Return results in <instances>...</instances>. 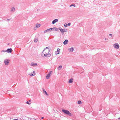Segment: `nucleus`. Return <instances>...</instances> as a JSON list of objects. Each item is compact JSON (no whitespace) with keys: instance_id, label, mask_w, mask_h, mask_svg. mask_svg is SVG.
Returning a JSON list of instances; mask_svg holds the SVG:
<instances>
[{"instance_id":"nucleus-1","label":"nucleus","mask_w":120,"mask_h":120,"mask_svg":"<svg viewBox=\"0 0 120 120\" xmlns=\"http://www.w3.org/2000/svg\"><path fill=\"white\" fill-rule=\"evenodd\" d=\"M50 51V49L48 47L45 48L44 50L42 53V55L43 54L44 56L47 57H49L51 56V54H49Z\"/></svg>"},{"instance_id":"nucleus-2","label":"nucleus","mask_w":120,"mask_h":120,"mask_svg":"<svg viewBox=\"0 0 120 120\" xmlns=\"http://www.w3.org/2000/svg\"><path fill=\"white\" fill-rule=\"evenodd\" d=\"M62 111L65 114H66L69 116H71L72 115L70 113L69 111L65 109H62Z\"/></svg>"},{"instance_id":"nucleus-3","label":"nucleus","mask_w":120,"mask_h":120,"mask_svg":"<svg viewBox=\"0 0 120 120\" xmlns=\"http://www.w3.org/2000/svg\"><path fill=\"white\" fill-rule=\"evenodd\" d=\"M9 62V60L8 59L5 60L4 61V63H5V64L6 65H7Z\"/></svg>"},{"instance_id":"nucleus-4","label":"nucleus","mask_w":120,"mask_h":120,"mask_svg":"<svg viewBox=\"0 0 120 120\" xmlns=\"http://www.w3.org/2000/svg\"><path fill=\"white\" fill-rule=\"evenodd\" d=\"M12 49L11 48L8 49L7 50L5 51V52L8 53H11L12 51Z\"/></svg>"},{"instance_id":"nucleus-5","label":"nucleus","mask_w":120,"mask_h":120,"mask_svg":"<svg viewBox=\"0 0 120 120\" xmlns=\"http://www.w3.org/2000/svg\"><path fill=\"white\" fill-rule=\"evenodd\" d=\"M114 48L118 49L119 48V45L118 44L115 43L114 44Z\"/></svg>"},{"instance_id":"nucleus-6","label":"nucleus","mask_w":120,"mask_h":120,"mask_svg":"<svg viewBox=\"0 0 120 120\" xmlns=\"http://www.w3.org/2000/svg\"><path fill=\"white\" fill-rule=\"evenodd\" d=\"M31 65L33 67L37 66L38 65L37 63H35L34 62H32L31 64Z\"/></svg>"},{"instance_id":"nucleus-7","label":"nucleus","mask_w":120,"mask_h":120,"mask_svg":"<svg viewBox=\"0 0 120 120\" xmlns=\"http://www.w3.org/2000/svg\"><path fill=\"white\" fill-rule=\"evenodd\" d=\"M58 20L57 19H56L54 20L52 22V23L53 24H54L56 22H58Z\"/></svg>"},{"instance_id":"nucleus-8","label":"nucleus","mask_w":120,"mask_h":120,"mask_svg":"<svg viewBox=\"0 0 120 120\" xmlns=\"http://www.w3.org/2000/svg\"><path fill=\"white\" fill-rule=\"evenodd\" d=\"M59 29L60 30V31L61 33L62 34H64L63 29L61 28V27H59Z\"/></svg>"},{"instance_id":"nucleus-9","label":"nucleus","mask_w":120,"mask_h":120,"mask_svg":"<svg viewBox=\"0 0 120 120\" xmlns=\"http://www.w3.org/2000/svg\"><path fill=\"white\" fill-rule=\"evenodd\" d=\"M68 41L67 40H66L63 42L64 44V45H66L68 43Z\"/></svg>"},{"instance_id":"nucleus-10","label":"nucleus","mask_w":120,"mask_h":120,"mask_svg":"<svg viewBox=\"0 0 120 120\" xmlns=\"http://www.w3.org/2000/svg\"><path fill=\"white\" fill-rule=\"evenodd\" d=\"M52 30V28H50L46 30L47 32H51V31Z\"/></svg>"},{"instance_id":"nucleus-11","label":"nucleus","mask_w":120,"mask_h":120,"mask_svg":"<svg viewBox=\"0 0 120 120\" xmlns=\"http://www.w3.org/2000/svg\"><path fill=\"white\" fill-rule=\"evenodd\" d=\"M73 79H70L68 81V83H71L73 82Z\"/></svg>"},{"instance_id":"nucleus-12","label":"nucleus","mask_w":120,"mask_h":120,"mask_svg":"<svg viewBox=\"0 0 120 120\" xmlns=\"http://www.w3.org/2000/svg\"><path fill=\"white\" fill-rule=\"evenodd\" d=\"M15 10V8H14L13 7L12 8L11 10V12H13Z\"/></svg>"},{"instance_id":"nucleus-13","label":"nucleus","mask_w":120,"mask_h":120,"mask_svg":"<svg viewBox=\"0 0 120 120\" xmlns=\"http://www.w3.org/2000/svg\"><path fill=\"white\" fill-rule=\"evenodd\" d=\"M43 92L44 93H45V95L48 96V94L47 93L46 91L45 90V89H44L43 90Z\"/></svg>"},{"instance_id":"nucleus-14","label":"nucleus","mask_w":120,"mask_h":120,"mask_svg":"<svg viewBox=\"0 0 120 120\" xmlns=\"http://www.w3.org/2000/svg\"><path fill=\"white\" fill-rule=\"evenodd\" d=\"M52 28V29H53L54 30L56 31H57L58 30V29L56 27H54Z\"/></svg>"},{"instance_id":"nucleus-15","label":"nucleus","mask_w":120,"mask_h":120,"mask_svg":"<svg viewBox=\"0 0 120 120\" xmlns=\"http://www.w3.org/2000/svg\"><path fill=\"white\" fill-rule=\"evenodd\" d=\"M36 27L38 28L40 26V24L37 23L36 24Z\"/></svg>"},{"instance_id":"nucleus-16","label":"nucleus","mask_w":120,"mask_h":120,"mask_svg":"<svg viewBox=\"0 0 120 120\" xmlns=\"http://www.w3.org/2000/svg\"><path fill=\"white\" fill-rule=\"evenodd\" d=\"M74 49L73 47H71L69 51L72 52L73 51Z\"/></svg>"},{"instance_id":"nucleus-17","label":"nucleus","mask_w":120,"mask_h":120,"mask_svg":"<svg viewBox=\"0 0 120 120\" xmlns=\"http://www.w3.org/2000/svg\"><path fill=\"white\" fill-rule=\"evenodd\" d=\"M50 76V75L48 74L46 76V78L47 79H49V77Z\"/></svg>"},{"instance_id":"nucleus-18","label":"nucleus","mask_w":120,"mask_h":120,"mask_svg":"<svg viewBox=\"0 0 120 120\" xmlns=\"http://www.w3.org/2000/svg\"><path fill=\"white\" fill-rule=\"evenodd\" d=\"M62 68V66L61 65L58 68V69L59 70H60Z\"/></svg>"},{"instance_id":"nucleus-19","label":"nucleus","mask_w":120,"mask_h":120,"mask_svg":"<svg viewBox=\"0 0 120 120\" xmlns=\"http://www.w3.org/2000/svg\"><path fill=\"white\" fill-rule=\"evenodd\" d=\"M30 76H34L35 75V74L34 73H30V74H29Z\"/></svg>"},{"instance_id":"nucleus-20","label":"nucleus","mask_w":120,"mask_h":120,"mask_svg":"<svg viewBox=\"0 0 120 120\" xmlns=\"http://www.w3.org/2000/svg\"><path fill=\"white\" fill-rule=\"evenodd\" d=\"M67 31V29H63V32H66Z\"/></svg>"},{"instance_id":"nucleus-21","label":"nucleus","mask_w":120,"mask_h":120,"mask_svg":"<svg viewBox=\"0 0 120 120\" xmlns=\"http://www.w3.org/2000/svg\"><path fill=\"white\" fill-rule=\"evenodd\" d=\"M78 103L79 104H80L82 103L81 101H78Z\"/></svg>"},{"instance_id":"nucleus-22","label":"nucleus","mask_w":120,"mask_h":120,"mask_svg":"<svg viewBox=\"0 0 120 120\" xmlns=\"http://www.w3.org/2000/svg\"><path fill=\"white\" fill-rule=\"evenodd\" d=\"M34 41L35 42H37L38 40L36 38L34 40Z\"/></svg>"},{"instance_id":"nucleus-23","label":"nucleus","mask_w":120,"mask_h":120,"mask_svg":"<svg viewBox=\"0 0 120 120\" xmlns=\"http://www.w3.org/2000/svg\"><path fill=\"white\" fill-rule=\"evenodd\" d=\"M64 26L65 27H67L68 26L67 24H64Z\"/></svg>"},{"instance_id":"nucleus-24","label":"nucleus","mask_w":120,"mask_h":120,"mask_svg":"<svg viewBox=\"0 0 120 120\" xmlns=\"http://www.w3.org/2000/svg\"><path fill=\"white\" fill-rule=\"evenodd\" d=\"M60 49H57V51H56L58 52L59 53L60 52Z\"/></svg>"},{"instance_id":"nucleus-25","label":"nucleus","mask_w":120,"mask_h":120,"mask_svg":"<svg viewBox=\"0 0 120 120\" xmlns=\"http://www.w3.org/2000/svg\"><path fill=\"white\" fill-rule=\"evenodd\" d=\"M72 6H73L74 7H75V4H74V5L72 4L70 6V7H71Z\"/></svg>"},{"instance_id":"nucleus-26","label":"nucleus","mask_w":120,"mask_h":120,"mask_svg":"<svg viewBox=\"0 0 120 120\" xmlns=\"http://www.w3.org/2000/svg\"><path fill=\"white\" fill-rule=\"evenodd\" d=\"M52 72V71H50L48 73V74L50 75V74Z\"/></svg>"},{"instance_id":"nucleus-27","label":"nucleus","mask_w":120,"mask_h":120,"mask_svg":"<svg viewBox=\"0 0 120 120\" xmlns=\"http://www.w3.org/2000/svg\"><path fill=\"white\" fill-rule=\"evenodd\" d=\"M26 103L27 104H28L29 105H30V104H31V103H29V102L28 101H27L26 102Z\"/></svg>"},{"instance_id":"nucleus-28","label":"nucleus","mask_w":120,"mask_h":120,"mask_svg":"<svg viewBox=\"0 0 120 120\" xmlns=\"http://www.w3.org/2000/svg\"><path fill=\"white\" fill-rule=\"evenodd\" d=\"M59 53H58V52H57V51H56L55 52V54H59Z\"/></svg>"},{"instance_id":"nucleus-29","label":"nucleus","mask_w":120,"mask_h":120,"mask_svg":"<svg viewBox=\"0 0 120 120\" xmlns=\"http://www.w3.org/2000/svg\"><path fill=\"white\" fill-rule=\"evenodd\" d=\"M71 24V23L69 22L68 24H67L68 25V26H70V25Z\"/></svg>"},{"instance_id":"nucleus-30","label":"nucleus","mask_w":120,"mask_h":120,"mask_svg":"<svg viewBox=\"0 0 120 120\" xmlns=\"http://www.w3.org/2000/svg\"><path fill=\"white\" fill-rule=\"evenodd\" d=\"M31 120H37L34 118H32L31 119Z\"/></svg>"},{"instance_id":"nucleus-31","label":"nucleus","mask_w":120,"mask_h":120,"mask_svg":"<svg viewBox=\"0 0 120 120\" xmlns=\"http://www.w3.org/2000/svg\"><path fill=\"white\" fill-rule=\"evenodd\" d=\"M109 35L110 36H111V37H112L113 36V35L111 34H109Z\"/></svg>"},{"instance_id":"nucleus-32","label":"nucleus","mask_w":120,"mask_h":120,"mask_svg":"<svg viewBox=\"0 0 120 120\" xmlns=\"http://www.w3.org/2000/svg\"><path fill=\"white\" fill-rule=\"evenodd\" d=\"M31 118H28V120H31Z\"/></svg>"},{"instance_id":"nucleus-33","label":"nucleus","mask_w":120,"mask_h":120,"mask_svg":"<svg viewBox=\"0 0 120 120\" xmlns=\"http://www.w3.org/2000/svg\"><path fill=\"white\" fill-rule=\"evenodd\" d=\"M46 32H47V30H45L44 31V33H46Z\"/></svg>"},{"instance_id":"nucleus-34","label":"nucleus","mask_w":120,"mask_h":120,"mask_svg":"<svg viewBox=\"0 0 120 120\" xmlns=\"http://www.w3.org/2000/svg\"><path fill=\"white\" fill-rule=\"evenodd\" d=\"M6 50H2L1 52H5V51H6Z\"/></svg>"},{"instance_id":"nucleus-35","label":"nucleus","mask_w":120,"mask_h":120,"mask_svg":"<svg viewBox=\"0 0 120 120\" xmlns=\"http://www.w3.org/2000/svg\"><path fill=\"white\" fill-rule=\"evenodd\" d=\"M10 20V19H7V21H8L9 20Z\"/></svg>"},{"instance_id":"nucleus-36","label":"nucleus","mask_w":120,"mask_h":120,"mask_svg":"<svg viewBox=\"0 0 120 120\" xmlns=\"http://www.w3.org/2000/svg\"><path fill=\"white\" fill-rule=\"evenodd\" d=\"M13 120H19L18 119H14Z\"/></svg>"},{"instance_id":"nucleus-37","label":"nucleus","mask_w":120,"mask_h":120,"mask_svg":"<svg viewBox=\"0 0 120 120\" xmlns=\"http://www.w3.org/2000/svg\"><path fill=\"white\" fill-rule=\"evenodd\" d=\"M105 40H107V38H105Z\"/></svg>"},{"instance_id":"nucleus-38","label":"nucleus","mask_w":120,"mask_h":120,"mask_svg":"<svg viewBox=\"0 0 120 120\" xmlns=\"http://www.w3.org/2000/svg\"><path fill=\"white\" fill-rule=\"evenodd\" d=\"M43 118H44V117H42L41 118V119H43Z\"/></svg>"},{"instance_id":"nucleus-39","label":"nucleus","mask_w":120,"mask_h":120,"mask_svg":"<svg viewBox=\"0 0 120 120\" xmlns=\"http://www.w3.org/2000/svg\"><path fill=\"white\" fill-rule=\"evenodd\" d=\"M33 73H34V74H35V73H34L35 71H33Z\"/></svg>"},{"instance_id":"nucleus-40","label":"nucleus","mask_w":120,"mask_h":120,"mask_svg":"<svg viewBox=\"0 0 120 120\" xmlns=\"http://www.w3.org/2000/svg\"><path fill=\"white\" fill-rule=\"evenodd\" d=\"M9 43H8V45H9Z\"/></svg>"},{"instance_id":"nucleus-41","label":"nucleus","mask_w":120,"mask_h":120,"mask_svg":"<svg viewBox=\"0 0 120 120\" xmlns=\"http://www.w3.org/2000/svg\"><path fill=\"white\" fill-rule=\"evenodd\" d=\"M118 119H120V118H118Z\"/></svg>"},{"instance_id":"nucleus-42","label":"nucleus","mask_w":120,"mask_h":120,"mask_svg":"<svg viewBox=\"0 0 120 120\" xmlns=\"http://www.w3.org/2000/svg\"><path fill=\"white\" fill-rule=\"evenodd\" d=\"M31 101V100H29V101L30 102Z\"/></svg>"}]
</instances>
